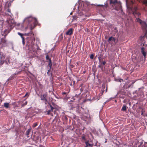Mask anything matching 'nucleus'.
Instances as JSON below:
<instances>
[{"label": "nucleus", "instance_id": "58836bf2", "mask_svg": "<svg viewBox=\"0 0 147 147\" xmlns=\"http://www.w3.org/2000/svg\"><path fill=\"white\" fill-rule=\"evenodd\" d=\"M109 100L108 99L106 101H105V102L104 103V104L103 105V106H104V105H105L107 102H109Z\"/></svg>", "mask_w": 147, "mask_h": 147}, {"label": "nucleus", "instance_id": "20e7f679", "mask_svg": "<svg viewBox=\"0 0 147 147\" xmlns=\"http://www.w3.org/2000/svg\"><path fill=\"white\" fill-rule=\"evenodd\" d=\"M24 22H28V25H31L30 23L31 22H33L34 26L36 25L38 23V21L35 18H33L31 16L27 17L25 18L24 20Z\"/></svg>", "mask_w": 147, "mask_h": 147}, {"label": "nucleus", "instance_id": "603ef678", "mask_svg": "<svg viewBox=\"0 0 147 147\" xmlns=\"http://www.w3.org/2000/svg\"><path fill=\"white\" fill-rule=\"evenodd\" d=\"M131 85H128V88H130V87Z\"/></svg>", "mask_w": 147, "mask_h": 147}, {"label": "nucleus", "instance_id": "6e6d98bb", "mask_svg": "<svg viewBox=\"0 0 147 147\" xmlns=\"http://www.w3.org/2000/svg\"><path fill=\"white\" fill-rule=\"evenodd\" d=\"M18 133V131H16V135Z\"/></svg>", "mask_w": 147, "mask_h": 147}, {"label": "nucleus", "instance_id": "473e14b6", "mask_svg": "<svg viewBox=\"0 0 147 147\" xmlns=\"http://www.w3.org/2000/svg\"><path fill=\"white\" fill-rule=\"evenodd\" d=\"M114 32L115 33H117L118 32V30H117V27H115L114 28Z\"/></svg>", "mask_w": 147, "mask_h": 147}, {"label": "nucleus", "instance_id": "6ab92c4d", "mask_svg": "<svg viewBox=\"0 0 147 147\" xmlns=\"http://www.w3.org/2000/svg\"><path fill=\"white\" fill-rule=\"evenodd\" d=\"M4 107L6 108H8L9 107V104L8 103H4Z\"/></svg>", "mask_w": 147, "mask_h": 147}, {"label": "nucleus", "instance_id": "412c9836", "mask_svg": "<svg viewBox=\"0 0 147 147\" xmlns=\"http://www.w3.org/2000/svg\"><path fill=\"white\" fill-rule=\"evenodd\" d=\"M4 63V60L0 59V66H1Z\"/></svg>", "mask_w": 147, "mask_h": 147}, {"label": "nucleus", "instance_id": "dca6fc26", "mask_svg": "<svg viewBox=\"0 0 147 147\" xmlns=\"http://www.w3.org/2000/svg\"><path fill=\"white\" fill-rule=\"evenodd\" d=\"M127 109V107L125 105H123L121 109V110L123 111H125Z\"/></svg>", "mask_w": 147, "mask_h": 147}, {"label": "nucleus", "instance_id": "7c9ffc66", "mask_svg": "<svg viewBox=\"0 0 147 147\" xmlns=\"http://www.w3.org/2000/svg\"><path fill=\"white\" fill-rule=\"evenodd\" d=\"M12 105L15 106V107H18L16 105V102H12Z\"/></svg>", "mask_w": 147, "mask_h": 147}, {"label": "nucleus", "instance_id": "5701e85b", "mask_svg": "<svg viewBox=\"0 0 147 147\" xmlns=\"http://www.w3.org/2000/svg\"><path fill=\"white\" fill-rule=\"evenodd\" d=\"M68 92H63L62 93V94L63 95H65V96H66L68 94Z\"/></svg>", "mask_w": 147, "mask_h": 147}, {"label": "nucleus", "instance_id": "72a5a7b5", "mask_svg": "<svg viewBox=\"0 0 147 147\" xmlns=\"http://www.w3.org/2000/svg\"><path fill=\"white\" fill-rule=\"evenodd\" d=\"M51 69H49V70H48L47 73V74L48 76H50V71Z\"/></svg>", "mask_w": 147, "mask_h": 147}, {"label": "nucleus", "instance_id": "f03ea898", "mask_svg": "<svg viewBox=\"0 0 147 147\" xmlns=\"http://www.w3.org/2000/svg\"><path fill=\"white\" fill-rule=\"evenodd\" d=\"M12 20H9L3 24L2 28L4 29L3 32H1V35L4 36L3 38L1 39V41L5 44L6 40L4 38H5L7 35L10 32L14 26V24L12 22Z\"/></svg>", "mask_w": 147, "mask_h": 147}, {"label": "nucleus", "instance_id": "5fc2aeb1", "mask_svg": "<svg viewBox=\"0 0 147 147\" xmlns=\"http://www.w3.org/2000/svg\"><path fill=\"white\" fill-rule=\"evenodd\" d=\"M107 142V140H106L105 141V143H106Z\"/></svg>", "mask_w": 147, "mask_h": 147}, {"label": "nucleus", "instance_id": "09e8293b", "mask_svg": "<svg viewBox=\"0 0 147 147\" xmlns=\"http://www.w3.org/2000/svg\"><path fill=\"white\" fill-rule=\"evenodd\" d=\"M1 9H2L1 7L0 6V11H1Z\"/></svg>", "mask_w": 147, "mask_h": 147}, {"label": "nucleus", "instance_id": "bf43d9fd", "mask_svg": "<svg viewBox=\"0 0 147 147\" xmlns=\"http://www.w3.org/2000/svg\"><path fill=\"white\" fill-rule=\"evenodd\" d=\"M115 102H117V100H115Z\"/></svg>", "mask_w": 147, "mask_h": 147}, {"label": "nucleus", "instance_id": "c9c22d12", "mask_svg": "<svg viewBox=\"0 0 147 147\" xmlns=\"http://www.w3.org/2000/svg\"><path fill=\"white\" fill-rule=\"evenodd\" d=\"M94 55L93 54H91L90 56V58L91 59H92L94 58Z\"/></svg>", "mask_w": 147, "mask_h": 147}, {"label": "nucleus", "instance_id": "4be33fe9", "mask_svg": "<svg viewBox=\"0 0 147 147\" xmlns=\"http://www.w3.org/2000/svg\"><path fill=\"white\" fill-rule=\"evenodd\" d=\"M38 139L39 137L38 136H35L34 137V140L36 142H37V140H38Z\"/></svg>", "mask_w": 147, "mask_h": 147}, {"label": "nucleus", "instance_id": "ddd939ff", "mask_svg": "<svg viewBox=\"0 0 147 147\" xmlns=\"http://www.w3.org/2000/svg\"><path fill=\"white\" fill-rule=\"evenodd\" d=\"M85 144L86 145L85 147H92L93 146V144H90L88 141H86Z\"/></svg>", "mask_w": 147, "mask_h": 147}, {"label": "nucleus", "instance_id": "aec40b11", "mask_svg": "<svg viewBox=\"0 0 147 147\" xmlns=\"http://www.w3.org/2000/svg\"><path fill=\"white\" fill-rule=\"evenodd\" d=\"M139 147H147V142H144V144L143 145H140Z\"/></svg>", "mask_w": 147, "mask_h": 147}, {"label": "nucleus", "instance_id": "3c124183", "mask_svg": "<svg viewBox=\"0 0 147 147\" xmlns=\"http://www.w3.org/2000/svg\"><path fill=\"white\" fill-rule=\"evenodd\" d=\"M86 71H83V73L84 74H85V73H86Z\"/></svg>", "mask_w": 147, "mask_h": 147}, {"label": "nucleus", "instance_id": "f8f14e48", "mask_svg": "<svg viewBox=\"0 0 147 147\" xmlns=\"http://www.w3.org/2000/svg\"><path fill=\"white\" fill-rule=\"evenodd\" d=\"M73 32V29L71 28L69 29L66 32V34L68 35H70Z\"/></svg>", "mask_w": 147, "mask_h": 147}, {"label": "nucleus", "instance_id": "a19ab883", "mask_svg": "<svg viewBox=\"0 0 147 147\" xmlns=\"http://www.w3.org/2000/svg\"><path fill=\"white\" fill-rule=\"evenodd\" d=\"M84 88L82 87H81V88L80 89V90L81 92H82L83 91Z\"/></svg>", "mask_w": 147, "mask_h": 147}, {"label": "nucleus", "instance_id": "8fccbe9b", "mask_svg": "<svg viewBox=\"0 0 147 147\" xmlns=\"http://www.w3.org/2000/svg\"><path fill=\"white\" fill-rule=\"evenodd\" d=\"M97 143V141H96V143L95 144V146H96V145Z\"/></svg>", "mask_w": 147, "mask_h": 147}, {"label": "nucleus", "instance_id": "49530a36", "mask_svg": "<svg viewBox=\"0 0 147 147\" xmlns=\"http://www.w3.org/2000/svg\"><path fill=\"white\" fill-rule=\"evenodd\" d=\"M28 94V93H26V94L24 95V97H25L26 96H27V94Z\"/></svg>", "mask_w": 147, "mask_h": 147}, {"label": "nucleus", "instance_id": "a18cd8bd", "mask_svg": "<svg viewBox=\"0 0 147 147\" xmlns=\"http://www.w3.org/2000/svg\"><path fill=\"white\" fill-rule=\"evenodd\" d=\"M103 5H97V6H103Z\"/></svg>", "mask_w": 147, "mask_h": 147}, {"label": "nucleus", "instance_id": "393cba45", "mask_svg": "<svg viewBox=\"0 0 147 147\" xmlns=\"http://www.w3.org/2000/svg\"><path fill=\"white\" fill-rule=\"evenodd\" d=\"M7 11L10 13L8 15L11 16V15H12V13H11V10L9 9H7Z\"/></svg>", "mask_w": 147, "mask_h": 147}, {"label": "nucleus", "instance_id": "69168bd1", "mask_svg": "<svg viewBox=\"0 0 147 147\" xmlns=\"http://www.w3.org/2000/svg\"><path fill=\"white\" fill-rule=\"evenodd\" d=\"M8 83H9V82H8L7 83V84H8Z\"/></svg>", "mask_w": 147, "mask_h": 147}, {"label": "nucleus", "instance_id": "9b49d317", "mask_svg": "<svg viewBox=\"0 0 147 147\" xmlns=\"http://www.w3.org/2000/svg\"><path fill=\"white\" fill-rule=\"evenodd\" d=\"M123 94V93L121 91H119L117 93V94L115 96V97H111V98H109L108 100H109L110 101L111 100H112V99H113L115 98L117 96V95H118L119 94Z\"/></svg>", "mask_w": 147, "mask_h": 147}, {"label": "nucleus", "instance_id": "c85d7f7f", "mask_svg": "<svg viewBox=\"0 0 147 147\" xmlns=\"http://www.w3.org/2000/svg\"><path fill=\"white\" fill-rule=\"evenodd\" d=\"M144 4L146 5H147V0H144L143 2Z\"/></svg>", "mask_w": 147, "mask_h": 147}, {"label": "nucleus", "instance_id": "ea45409f", "mask_svg": "<svg viewBox=\"0 0 147 147\" xmlns=\"http://www.w3.org/2000/svg\"><path fill=\"white\" fill-rule=\"evenodd\" d=\"M70 67L71 68H73L74 67V65H70Z\"/></svg>", "mask_w": 147, "mask_h": 147}, {"label": "nucleus", "instance_id": "680f3d73", "mask_svg": "<svg viewBox=\"0 0 147 147\" xmlns=\"http://www.w3.org/2000/svg\"><path fill=\"white\" fill-rule=\"evenodd\" d=\"M27 28H28V27H26V28H25V29H26Z\"/></svg>", "mask_w": 147, "mask_h": 147}, {"label": "nucleus", "instance_id": "cd10ccee", "mask_svg": "<svg viewBox=\"0 0 147 147\" xmlns=\"http://www.w3.org/2000/svg\"><path fill=\"white\" fill-rule=\"evenodd\" d=\"M49 106L51 109L50 110L51 111H53V109H54V108L51 105H49Z\"/></svg>", "mask_w": 147, "mask_h": 147}, {"label": "nucleus", "instance_id": "f257e3e1", "mask_svg": "<svg viewBox=\"0 0 147 147\" xmlns=\"http://www.w3.org/2000/svg\"><path fill=\"white\" fill-rule=\"evenodd\" d=\"M31 26L30 27V32L24 34H22L20 32L17 33L22 38H24V36H27L26 38V46L28 47V49L30 51H32L33 52L36 51V49L38 50V47L36 44L35 45L34 42L35 38L34 36V34L31 31L32 29Z\"/></svg>", "mask_w": 147, "mask_h": 147}, {"label": "nucleus", "instance_id": "2eb2a0df", "mask_svg": "<svg viewBox=\"0 0 147 147\" xmlns=\"http://www.w3.org/2000/svg\"><path fill=\"white\" fill-rule=\"evenodd\" d=\"M52 66V63L51 59H49V63L48 64V66L49 67V69H51Z\"/></svg>", "mask_w": 147, "mask_h": 147}, {"label": "nucleus", "instance_id": "4c0bfd02", "mask_svg": "<svg viewBox=\"0 0 147 147\" xmlns=\"http://www.w3.org/2000/svg\"><path fill=\"white\" fill-rule=\"evenodd\" d=\"M37 125V123H34L33 127H36Z\"/></svg>", "mask_w": 147, "mask_h": 147}, {"label": "nucleus", "instance_id": "7ed1b4c3", "mask_svg": "<svg viewBox=\"0 0 147 147\" xmlns=\"http://www.w3.org/2000/svg\"><path fill=\"white\" fill-rule=\"evenodd\" d=\"M110 4L112 5V6L114 7V9L118 11L122 9V6L121 5L120 2H117V0H110Z\"/></svg>", "mask_w": 147, "mask_h": 147}, {"label": "nucleus", "instance_id": "2f4dec72", "mask_svg": "<svg viewBox=\"0 0 147 147\" xmlns=\"http://www.w3.org/2000/svg\"><path fill=\"white\" fill-rule=\"evenodd\" d=\"M63 119L65 121H66L67 120V118L66 116H63Z\"/></svg>", "mask_w": 147, "mask_h": 147}, {"label": "nucleus", "instance_id": "1a4fd4ad", "mask_svg": "<svg viewBox=\"0 0 147 147\" xmlns=\"http://www.w3.org/2000/svg\"><path fill=\"white\" fill-rule=\"evenodd\" d=\"M16 75V73L12 74L9 78L7 80L6 83L9 80H13L15 77Z\"/></svg>", "mask_w": 147, "mask_h": 147}, {"label": "nucleus", "instance_id": "a878e982", "mask_svg": "<svg viewBox=\"0 0 147 147\" xmlns=\"http://www.w3.org/2000/svg\"><path fill=\"white\" fill-rule=\"evenodd\" d=\"M83 136L82 137V140H83V141H86V137H85V136L84 135V134L83 135Z\"/></svg>", "mask_w": 147, "mask_h": 147}, {"label": "nucleus", "instance_id": "de8ad7c7", "mask_svg": "<svg viewBox=\"0 0 147 147\" xmlns=\"http://www.w3.org/2000/svg\"><path fill=\"white\" fill-rule=\"evenodd\" d=\"M144 112L143 111H142L141 115H143V114Z\"/></svg>", "mask_w": 147, "mask_h": 147}, {"label": "nucleus", "instance_id": "9d476101", "mask_svg": "<svg viewBox=\"0 0 147 147\" xmlns=\"http://www.w3.org/2000/svg\"><path fill=\"white\" fill-rule=\"evenodd\" d=\"M145 48L144 47H142L141 49V52L143 55L144 57L145 58L146 55V52L145 51Z\"/></svg>", "mask_w": 147, "mask_h": 147}, {"label": "nucleus", "instance_id": "c756f323", "mask_svg": "<svg viewBox=\"0 0 147 147\" xmlns=\"http://www.w3.org/2000/svg\"><path fill=\"white\" fill-rule=\"evenodd\" d=\"M22 44L24 45L25 44V40L24 38V37L23 38H22Z\"/></svg>", "mask_w": 147, "mask_h": 147}, {"label": "nucleus", "instance_id": "4d7b16f0", "mask_svg": "<svg viewBox=\"0 0 147 147\" xmlns=\"http://www.w3.org/2000/svg\"><path fill=\"white\" fill-rule=\"evenodd\" d=\"M98 67H100V65H98Z\"/></svg>", "mask_w": 147, "mask_h": 147}, {"label": "nucleus", "instance_id": "0e129e2a", "mask_svg": "<svg viewBox=\"0 0 147 147\" xmlns=\"http://www.w3.org/2000/svg\"><path fill=\"white\" fill-rule=\"evenodd\" d=\"M72 14V13H70V14Z\"/></svg>", "mask_w": 147, "mask_h": 147}, {"label": "nucleus", "instance_id": "338daca9", "mask_svg": "<svg viewBox=\"0 0 147 147\" xmlns=\"http://www.w3.org/2000/svg\"><path fill=\"white\" fill-rule=\"evenodd\" d=\"M125 102V101H124V100L123 102Z\"/></svg>", "mask_w": 147, "mask_h": 147}, {"label": "nucleus", "instance_id": "6e6552de", "mask_svg": "<svg viewBox=\"0 0 147 147\" xmlns=\"http://www.w3.org/2000/svg\"><path fill=\"white\" fill-rule=\"evenodd\" d=\"M138 8L137 7H135L133 9V14L134 15H136L139 16L140 15V13L137 11Z\"/></svg>", "mask_w": 147, "mask_h": 147}, {"label": "nucleus", "instance_id": "37998d69", "mask_svg": "<svg viewBox=\"0 0 147 147\" xmlns=\"http://www.w3.org/2000/svg\"><path fill=\"white\" fill-rule=\"evenodd\" d=\"M106 63V62L105 61H103L102 62V64L103 65H105Z\"/></svg>", "mask_w": 147, "mask_h": 147}, {"label": "nucleus", "instance_id": "bb28decb", "mask_svg": "<svg viewBox=\"0 0 147 147\" xmlns=\"http://www.w3.org/2000/svg\"><path fill=\"white\" fill-rule=\"evenodd\" d=\"M46 59L47 60H49V59H51V58H49V56L48 54L46 55Z\"/></svg>", "mask_w": 147, "mask_h": 147}, {"label": "nucleus", "instance_id": "0eeeda50", "mask_svg": "<svg viewBox=\"0 0 147 147\" xmlns=\"http://www.w3.org/2000/svg\"><path fill=\"white\" fill-rule=\"evenodd\" d=\"M38 96L40 98V100H41L44 101L45 104H47L48 102V101L47 98V94L46 93L41 94Z\"/></svg>", "mask_w": 147, "mask_h": 147}, {"label": "nucleus", "instance_id": "052dcab7", "mask_svg": "<svg viewBox=\"0 0 147 147\" xmlns=\"http://www.w3.org/2000/svg\"><path fill=\"white\" fill-rule=\"evenodd\" d=\"M74 19H76V18H74Z\"/></svg>", "mask_w": 147, "mask_h": 147}, {"label": "nucleus", "instance_id": "864d4df0", "mask_svg": "<svg viewBox=\"0 0 147 147\" xmlns=\"http://www.w3.org/2000/svg\"><path fill=\"white\" fill-rule=\"evenodd\" d=\"M72 99H73V100H75V98H74V97L73 98H72Z\"/></svg>", "mask_w": 147, "mask_h": 147}, {"label": "nucleus", "instance_id": "39448f33", "mask_svg": "<svg viewBox=\"0 0 147 147\" xmlns=\"http://www.w3.org/2000/svg\"><path fill=\"white\" fill-rule=\"evenodd\" d=\"M136 20L137 22H139L141 25L142 29L147 33V24L146 22L142 21L139 18H136Z\"/></svg>", "mask_w": 147, "mask_h": 147}, {"label": "nucleus", "instance_id": "4468645a", "mask_svg": "<svg viewBox=\"0 0 147 147\" xmlns=\"http://www.w3.org/2000/svg\"><path fill=\"white\" fill-rule=\"evenodd\" d=\"M115 80L117 82H123V79L121 78H116L115 79Z\"/></svg>", "mask_w": 147, "mask_h": 147}, {"label": "nucleus", "instance_id": "e2e57ef3", "mask_svg": "<svg viewBox=\"0 0 147 147\" xmlns=\"http://www.w3.org/2000/svg\"><path fill=\"white\" fill-rule=\"evenodd\" d=\"M75 82L74 81V83H75Z\"/></svg>", "mask_w": 147, "mask_h": 147}, {"label": "nucleus", "instance_id": "13d9d810", "mask_svg": "<svg viewBox=\"0 0 147 147\" xmlns=\"http://www.w3.org/2000/svg\"><path fill=\"white\" fill-rule=\"evenodd\" d=\"M107 88H106V91H107Z\"/></svg>", "mask_w": 147, "mask_h": 147}, {"label": "nucleus", "instance_id": "423d86ee", "mask_svg": "<svg viewBox=\"0 0 147 147\" xmlns=\"http://www.w3.org/2000/svg\"><path fill=\"white\" fill-rule=\"evenodd\" d=\"M109 43L111 45L116 44L118 41V39H116L113 36L110 37L108 40Z\"/></svg>", "mask_w": 147, "mask_h": 147}, {"label": "nucleus", "instance_id": "e433bc0d", "mask_svg": "<svg viewBox=\"0 0 147 147\" xmlns=\"http://www.w3.org/2000/svg\"><path fill=\"white\" fill-rule=\"evenodd\" d=\"M101 56L100 55L98 57V59L99 62H101Z\"/></svg>", "mask_w": 147, "mask_h": 147}, {"label": "nucleus", "instance_id": "c03bdc74", "mask_svg": "<svg viewBox=\"0 0 147 147\" xmlns=\"http://www.w3.org/2000/svg\"><path fill=\"white\" fill-rule=\"evenodd\" d=\"M143 141H142L140 142V145H143Z\"/></svg>", "mask_w": 147, "mask_h": 147}, {"label": "nucleus", "instance_id": "f3484780", "mask_svg": "<svg viewBox=\"0 0 147 147\" xmlns=\"http://www.w3.org/2000/svg\"><path fill=\"white\" fill-rule=\"evenodd\" d=\"M31 130V129H29L26 132V135L28 137H29V135L30 132V131Z\"/></svg>", "mask_w": 147, "mask_h": 147}, {"label": "nucleus", "instance_id": "b1692460", "mask_svg": "<svg viewBox=\"0 0 147 147\" xmlns=\"http://www.w3.org/2000/svg\"><path fill=\"white\" fill-rule=\"evenodd\" d=\"M27 103V101H26L22 105V107H23L25 106L26 105Z\"/></svg>", "mask_w": 147, "mask_h": 147}, {"label": "nucleus", "instance_id": "79ce46f5", "mask_svg": "<svg viewBox=\"0 0 147 147\" xmlns=\"http://www.w3.org/2000/svg\"><path fill=\"white\" fill-rule=\"evenodd\" d=\"M119 97L122 99H124V96H119Z\"/></svg>", "mask_w": 147, "mask_h": 147}, {"label": "nucleus", "instance_id": "f704fd0d", "mask_svg": "<svg viewBox=\"0 0 147 147\" xmlns=\"http://www.w3.org/2000/svg\"><path fill=\"white\" fill-rule=\"evenodd\" d=\"M52 112L50 110H48V111H47V115H49L50 114V113Z\"/></svg>", "mask_w": 147, "mask_h": 147}, {"label": "nucleus", "instance_id": "a211bd4d", "mask_svg": "<svg viewBox=\"0 0 147 147\" xmlns=\"http://www.w3.org/2000/svg\"><path fill=\"white\" fill-rule=\"evenodd\" d=\"M5 64L7 65H9V64L11 63L10 62L9 59H6L5 60Z\"/></svg>", "mask_w": 147, "mask_h": 147}]
</instances>
